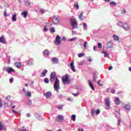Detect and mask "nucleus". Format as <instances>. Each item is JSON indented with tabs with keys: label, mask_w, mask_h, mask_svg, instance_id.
Returning a JSON list of instances; mask_svg holds the SVG:
<instances>
[{
	"label": "nucleus",
	"mask_w": 131,
	"mask_h": 131,
	"mask_svg": "<svg viewBox=\"0 0 131 131\" xmlns=\"http://www.w3.org/2000/svg\"><path fill=\"white\" fill-rule=\"evenodd\" d=\"M12 112L14 114H19V113L15 110H12Z\"/></svg>",
	"instance_id": "5fc2aeb1"
},
{
	"label": "nucleus",
	"mask_w": 131,
	"mask_h": 131,
	"mask_svg": "<svg viewBox=\"0 0 131 131\" xmlns=\"http://www.w3.org/2000/svg\"><path fill=\"white\" fill-rule=\"evenodd\" d=\"M36 117L37 119H38V120H42V118L41 117V116L38 114L36 115Z\"/></svg>",
	"instance_id": "2f4dec72"
},
{
	"label": "nucleus",
	"mask_w": 131,
	"mask_h": 131,
	"mask_svg": "<svg viewBox=\"0 0 131 131\" xmlns=\"http://www.w3.org/2000/svg\"><path fill=\"white\" fill-rule=\"evenodd\" d=\"M5 7H6V8H9V5L8 4V3H7V2H6L4 4Z\"/></svg>",
	"instance_id": "13d9d810"
},
{
	"label": "nucleus",
	"mask_w": 131,
	"mask_h": 131,
	"mask_svg": "<svg viewBox=\"0 0 131 131\" xmlns=\"http://www.w3.org/2000/svg\"><path fill=\"white\" fill-rule=\"evenodd\" d=\"M1 130H7V126L3 122H1Z\"/></svg>",
	"instance_id": "1a4fd4ad"
},
{
	"label": "nucleus",
	"mask_w": 131,
	"mask_h": 131,
	"mask_svg": "<svg viewBox=\"0 0 131 131\" xmlns=\"http://www.w3.org/2000/svg\"><path fill=\"white\" fill-rule=\"evenodd\" d=\"M112 94H115V89L112 90Z\"/></svg>",
	"instance_id": "69168bd1"
},
{
	"label": "nucleus",
	"mask_w": 131,
	"mask_h": 131,
	"mask_svg": "<svg viewBox=\"0 0 131 131\" xmlns=\"http://www.w3.org/2000/svg\"><path fill=\"white\" fill-rule=\"evenodd\" d=\"M75 118H76V116L75 115H72L71 120H73V121H75Z\"/></svg>",
	"instance_id": "72a5a7b5"
},
{
	"label": "nucleus",
	"mask_w": 131,
	"mask_h": 131,
	"mask_svg": "<svg viewBox=\"0 0 131 131\" xmlns=\"http://www.w3.org/2000/svg\"><path fill=\"white\" fill-rule=\"evenodd\" d=\"M4 105H5V107H8L9 106V103H8V102L5 103Z\"/></svg>",
	"instance_id": "052dcab7"
},
{
	"label": "nucleus",
	"mask_w": 131,
	"mask_h": 131,
	"mask_svg": "<svg viewBox=\"0 0 131 131\" xmlns=\"http://www.w3.org/2000/svg\"><path fill=\"white\" fill-rule=\"evenodd\" d=\"M113 37L114 40H115V41H118V40H119V37H118V36H117L116 35H114L113 36Z\"/></svg>",
	"instance_id": "a878e982"
},
{
	"label": "nucleus",
	"mask_w": 131,
	"mask_h": 131,
	"mask_svg": "<svg viewBox=\"0 0 131 131\" xmlns=\"http://www.w3.org/2000/svg\"><path fill=\"white\" fill-rule=\"evenodd\" d=\"M98 48L99 49H101V48H102V43H98Z\"/></svg>",
	"instance_id": "de8ad7c7"
},
{
	"label": "nucleus",
	"mask_w": 131,
	"mask_h": 131,
	"mask_svg": "<svg viewBox=\"0 0 131 131\" xmlns=\"http://www.w3.org/2000/svg\"><path fill=\"white\" fill-rule=\"evenodd\" d=\"M40 12L41 13V14H44V13L46 12V11L43 9H40Z\"/></svg>",
	"instance_id": "4d7b16f0"
},
{
	"label": "nucleus",
	"mask_w": 131,
	"mask_h": 131,
	"mask_svg": "<svg viewBox=\"0 0 131 131\" xmlns=\"http://www.w3.org/2000/svg\"><path fill=\"white\" fill-rule=\"evenodd\" d=\"M51 61L53 64H58L59 63V59L57 57L52 58Z\"/></svg>",
	"instance_id": "9d476101"
},
{
	"label": "nucleus",
	"mask_w": 131,
	"mask_h": 131,
	"mask_svg": "<svg viewBox=\"0 0 131 131\" xmlns=\"http://www.w3.org/2000/svg\"><path fill=\"white\" fill-rule=\"evenodd\" d=\"M70 22L71 24L72 25V28L73 29H75L76 28V26H77V23L75 20L74 18H71L70 20Z\"/></svg>",
	"instance_id": "20e7f679"
},
{
	"label": "nucleus",
	"mask_w": 131,
	"mask_h": 131,
	"mask_svg": "<svg viewBox=\"0 0 131 131\" xmlns=\"http://www.w3.org/2000/svg\"><path fill=\"white\" fill-rule=\"evenodd\" d=\"M70 66L71 67V70L73 71V72H76V71L75 70V67L74 66V63H73V62L70 63Z\"/></svg>",
	"instance_id": "f3484780"
},
{
	"label": "nucleus",
	"mask_w": 131,
	"mask_h": 131,
	"mask_svg": "<svg viewBox=\"0 0 131 131\" xmlns=\"http://www.w3.org/2000/svg\"><path fill=\"white\" fill-rule=\"evenodd\" d=\"M88 45V42H86V41H84L83 46H84V49H86V45Z\"/></svg>",
	"instance_id": "8fccbe9b"
},
{
	"label": "nucleus",
	"mask_w": 131,
	"mask_h": 131,
	"mask_svg": "<svg viewBox=\"0 0 131 131\" xmlns=\"http://www.w3.org/2000/svg\"><path fill=\"white\" fill-rule=\"evenodd\" d=\"M126 13V11L125 9H123L121 11V14H122V15L125 14Z\"/></svg>",
	"instance_id": "a18cd8bd"
},
{
	"label": "nucleus",
	"mask_w": 131,
	"mask_h": 131,
	"mask_svg": "<svg viewBox=\"0 0 131 131\" xmlns=\"http://www.w3.org/2000/svg\"><path fill=\"white\" fill-rule=\"evenodd\" d=\"M1 43H3V45H7V43H8V42H7V40H6L5 36H4V35L1 36Z\"/></svg>",
	"instance_id": "6e6552de"
},
{
	"label": "nucleus",
	"mask_w": 131,
	"mask_h": 131,
	"mask_svg": "<svg viewBox=\"0 0 131 131\" xmlns=\"http://www.w3.org/2000/svg\"><path fill=\"white\" fill-rule=\"evenodd\" d=\"M43 96L46 97V99H50L52 97V92L49 91L43 93Z\"/></svg>",
	"instance_id": "39448f33"
},
{
	"label": "nucleus",
	"mask_w": 131,
	"mask_h": 131,
	"mask_svg": "<svg viewBox=\"0 0 131 131\" xmlns=\"http://www.w3.org/2000/svg\"><path fill=\"white\" fill-rule=\"evenodd\" d=\"M63 104H62L61 105H57V108H58L59 110H62V109H63Z\"/></svg>",
	"instance_id": "e433bc0d"
},
{
	"label": "nucleus",
	"mask_w": 131,
	"mask_h": 131,
	"mask_svg": "<svg viewBox=\"0 0 131 131\" xmlns=\"http://www.w3.org/2000/svg\"><path fill=\"white\" fill-rule=\"evenodd\" d=\"M42 54L43 56H49V55H50V52L48 50V49H46L44 51V52H42Z\"/></svg>",
	"instance_id": "aec40b11"
},
{
	"label": "nucleus",
	"mask_w": 131,
	"mask_h": 131,
	"mask_svg": "<svg viewBox=\"0 0 131 131\" xmlns=\"http://www.w3.org/2000/svg\"><path fill=\"white\" fill-rule=\"evenodd\" d=\"M43 31L44 32H46V31H48V28H47V26H45L43 28Z\"/></svg>",
	"instance_id": "3c124183"
},
{
	"label": "nucleus",
	"mask_w": 131,
	"mask_h": 131,
	"mask_svg": "<svg viewBox=\"0 0 131 131\" xmlns=\"http://www.w3.org/2000/svg\"><path fill=\"white\" fill-rule=\"evenodd\" d=\"M28 15V11H25L21 13V16H23L24 18H27Z\"/></svg>",
	"instance_id": "dca6fc26"
},
{
	"label": "nucleus",
	"mask_w": 131,
	"mask_h": 131,
	"mask_svg": "<svg viewBox=\"0 0 131 131\" xmlns=\"http://www.w3.org/2000/svg\"><path fill=\"white\" fill-rule=\"evenodd\" d=\"M113 47V42L112 41H109L106 44V48L107 49H111Z\"/></svg>",
	"instance_id": "f8f14e48"
},
{
	"label": "nucleus",
	"mask_w": 131,
	"mask_h": 131,
	"mask_svg": "<svg viewBox=\"0 0 131 131\" xmlns=\"http://www.w3.org/2000/svg\"><path fill=\"white\" fill-rule=\"evenodd\" d=\"M93 80L95 82L97 80V75L96 74V73H93Z\"/></svg>",
	"instance_id": "473e14b6"
},
{
	"label": "nucleus",
	"mask_w": 131,
	"mask_h": 131,
	"mask_svg": "<svg viewBox=\"0 0 131 131\" xmlns=\"http://www.w3.org/2000/svg\"><path fill=\"white\" fill-rule=\"evenodd\" d=\"M50 30L51 32H52V33H55V32H56V31L55 30V28L54 27L50 28Z\"/></svg>",
	"instance_id": "4c0bfd02"
},
{
	"label": "nucleus",
	"mask_w": 131,
	"mask_h": 131,
	"mask_svg": "<svg viewBox=\"0 0 131 131\" xmlns=\"http://www.w3.org/2000/svg\"><path fill=\"white\" fill-rule=\"evenodd\" d=\"M9 81H10V83H12L13 82V81H14V78H10V79H9Z\"/></svg>",
	"instance_id": "6e6d98bb"
},
{
	"label": "nucleus",
	"mask_w": 131,
	"mask_h": 131,
	"mask_svg": "<svg viewBox=\"0 0 131 131\" xmlns=\"http://www.w3.org/2000/svg\"><path fill=\"white\" fill-rule=\"evenodd\" d=\"M49 82H50V81H49V78H46L44 79V82H45V83H49Z\"/></svg>",
	"instance_id": "37998d69"
},
{
	"label": "nucleus",
	"mask_w": 131,
	"mask_h": 131,
	"mask_svg": "<svg viewBox=\"0 0 131 131\" xmlns=\"http://www.w3.org/2000/svg\"><path fill=\"white\" fill-rule=\"evenodd\" d=\"M122 28L127 31L129 30V27L128 26V24L127 23H124Z\"/></svg>",
	"instance_id": "4468645a"
},
{
	"label": "nucleus",
	"mask_w": 131,
	"mask_h": 131,
	"mask_svg": "<svg viewBox=\"0 0 131 131\" xmlns=\"http://www.w3.org/2000/svg\"><path fill=\"white\" fill-rule=\"evenodd\" d=\"M6 100H10V99H11V96L10 95L7 96L6 98H5Z\"/></svg>",
	"instance_id": "864d4df0"
},
{
	"label": "nucleus",
	"mask_w": 131,
	"mask_h": 131,
	"mask_svg": "<svg viewBox=\"0 0 131 131\" xmlns=\"http://www.w3.org/2000/svg\"><path fill=\"white\" fill-rule=\"evenodd\" d=\"M105 110H110V105H111V101H110V98L107 97L105 100Z\"/></svg>",
	"instance_id": "f03ea898"
},
{
	"label": "nucleus",
	"mask_w": 131,
	"mask_h": 131,
	"mask_svg": "<svg viewBox=\"0 0 131 131\" xmlns=\"http://www.w3.org/2000/svg\"><path fill=\"white\" fill-rule=\"evenodd\" d=\"M25 3L26 4V6H30V1L28 0H25Z\"/></svg>",
	"instance_id": "f704fd0d"
},
{
	"label": "nucleus",
	"mask_w": 131,
	"mask_h": 131,
	"mask_svg": "<svg viewBox=\"0 0 131 131\" xmlns=\"http://www.w3.org/2000/svg\"><path fill=\"white\" fill-rule=\"evenodd\" d=\"M16 17H17V14L14 13L12 17V22H16V21H17Z\"/></svg>",
	"instance_id": "6ab92c4d"
},
{
	"label": "nucleus",
	"mask_w": 131,
	"mask_h": 131,
	"mask_svg": "<svg viewBox=\"0 0 131 131\" xmlns=\"http://www.w3.org/2000/svg\"><path fill=\"white\" fill-rule=\"evenodd\" d=\"M57 121H59V122H62L63 120H64V117L61 115H59L57 116Z\"/></svg>",
	"instance_id": "9b49d317"
},
{
	"label": "nucleus",
	"mask_w": 131,
	"mask_h": 131,
	"mask_svg": "<svg viewBox=\"0 0 131 131\" xmlns=\"http://www.w3.org/2000/svg\"><path fill=\"white\" fill-rule=\"evenodd\" d=\"M18 131H27V130L26 129H23L22 128H20L18 129Z\"/></svg>",
	"instance_id": "680f3d73"
},
{
	"label": "nucleus",
	"mask_w": 131,
	"mask_h": 131,
	"mask_svg": "<svg viewBox=\"0 0 131 131\" xmlns=\"http://www.w3.org/2000/svg\"><path fill=\"white\" fill-rule=\"evenodd\" d=\"M55 42H56V45H60L61 43V37L59 35L56 36Z\"/></svg>",
	"instance_id": "0eeeda50"
},
{
	"label": "nucleus",
	"mask_w": 131,
	"mask_h": 131,
	"mask_svg": "<svg viewBox=\"0 0 131 131\" xmlns=\"http://www.w3.org/2000/svg\"><path fill=\"white\" fill-rule=\"evenodd\" d=\"M82 17H83V15H82V13H81L79 16V18L80 19V20H81V21H82V20H83Z\"/></svg>",
	"instance_id": "ea45409f"
},
{
	"label": "nucleus",
	"mask_w": 131,
	"mask_h": 131,
	"mask_svg": "<svg viewBox=\"0 0 131 131\" xmlns=\"http://www.w3.org/2000/svg\"><path fill=\"white\" fill-rule=\"evenodd\" d=\"M54 81L55 82L53 84L54 89L56 92H59V90H60V81L58 79V77H56V73L53 72L51 74L50 81L53 82Z\"/></svg>",
	"instance_id": "f257e3e1"
},
{
	"label": "nucleus",
	"mask_w": 131,
	"mask_h": 131,
	"mask_svg": "<svg viewBox=\"0 0 131 131\" xmlns=\"http://www.w3.org/2000/svg\"><path fill=\"white\" fill-rule=\"evenodd\" d=\"M68 101H71L72 100V99L71 98V97H69L67 99Z\"/></svg>",
	"instance_id": "774afa93"
},
{
	"label": "nucleus",
	"mask_w": 131,
	"mask_h": 131,
	"mask_svg": "<svg viewBox=\"0 0 131 131\" xmlns=\"http://www.w3.org/2000/svg\"><path fill=\"white\" fill-rule=\"evenodd\" d=\"M62 81L63 83V84H65L67 82V83H71V81L70 79H69V76L68 75L66 74L65 76H63L62 78Z\"/></svg>",
	"instance_id": "7ed1b4c3"
},
{
	"label": "nucleus",
	"mask_w": 131,
	"mask_h": 131,
	"mask_svg": "<svg viewBox=\"0 0 131 131\" xmlns=\"http://www.w3.org/2000/svg\"><path fill=\"white\" fill-rule=\"evenodd\" d=\"M93 50L94 51H97V46H94Z\"/></svg>",
	"instance_id": "e2e57ef3"
},
{
	"label": "nucleus",
	"mask_w": 131,
	"mask_h": 131,
	"mask_svg": "<svg viewBox=\"0 0 131 131\" xmlns=\"http://www.w3.org/2000/svg\"><path fill=\"white\" fill-rule=\"evenodd\" d=\"M115 102L116 105H119L120 104V100L119 99V98H116L115 99Z\"/></svg>",
	"instance_id": "412c9836"
},
{
	"label": "nucleus",
	"mask_w": 131,
	"mask_h": 131,
	"mask_svg": "<svg viewBox=\"0 0 131 131\" xmlns=\"http://www.w3.org/2000/svg\"><path fill=\"white\" fill-rule=\"evenodd\" d=\"M26 63H28V65H29V66H32V65H33V61L32 60H27Z\"/></svg>",
	"instance_id": "bb28decb"
},
{
	"label": "nucleus",
	"mask_w": 131,
	"mask_h": 131,
	"mask_svg": "<svg viewBox=\"0 0 131 131\" xmlns=\"http://www.w3.org/2000/svg\"><path fill=\"white\" fill-rule=\"evenodd\" d=\"M124 108L127 111H130V105L129 104H126L124 105Z\"/></svg>",
	"instance_id": "2eb2a0df"
},
{
	"label": "nucleus",
	"mask_w": 131,
	"mask_h": 131,
	"mask_svg": "<svg viewBox=\"0 0 131 131\" xmlns=\"http://www.w3.org/2000/svg\"><path fill=\"white\" fill-rule=\"evenodd\" d=\"M73 95L74 96V97H77V96L79 95V93L77 92V93H73Z\"/></svg>",
	"instance_id": "603ef678"
},
{
	"label": "nucleus",
	"mask_w": 131,
	"mask_h": 131,
	"mask_svg": "<svg viewBox=\"0 0 131 131\" xmlns=\"http://www.w3.org/2000/svg\"><path fill=\"white\" fill-rule=\"evenodd\" d=\"M61 40H62V41H65L66 40V37H63L62 38V39H61Z\"/></svg>",
	"instance_id": "bf43d9fd"
},
{
	"label": "nucleus",
	"mask_w": 131,
	"mask_h": 131,
	"mask_svg": "<svg viewBox=\"0 0 131 131\" xmlns=\"http://www.w3.org/2000/svg\"><path fill=\"white\" fill-rule=\"evenodd\" d=\"M5 71L9 74H10L11 72H15V70H14V69L9 67L5 68Z\"/></svg>",
	"instance_id": "423d86ee"
},
{
	"label": "nucleus",
	"mask_w": 131,
	"mask_h": 131,
	"mask_svg": "<svg viewBox=\"0 0 131 131\" xmlns=\"http://www.w3.org/2000/svg\"><path fill=\"white\" fill-rule=\"evenodd\" d=\"M124 23L121 22V21H119L118 23V26H119V27H122V28L123 27V25H124Z\"/></svg>",
	"instance_id": "c85d7f7f"
},
{
	"label": "nucleus",
	"mask_w": 131,
	"mask_h": 131,
	"mask_svg": "<svg viewBox=\"0 0 131 131\" xmlns=\"http://www.w3.org/2000/svg\"><path fill=\"white\" fill-rule=\"evenodd\" d=\"M102 54H104V57L105 58H109V54H108V53L107 51H102Z\"/></svg>",
	"instance_id": "b1692460"
},
{
	"label": "nucleus",
	"mask_w": 131,
	"mask_h": 131,
	"mask_svg": "<svg viewBox=\"0 0 131 131\" xmlns=\"http://www.w3.org/2000/svg\"><path fill=\"white\" fill-rule=\"evenodd\" d=\"M115 115H116V117H117V118H120V113H119V110L115 111Z\"/></svg>",
	"instance_id": "a211bd4d"
},
{
	"label": "nucleus",
	"mask_w": 131,
	"mask_h": 131,
	"mask_svg": "<svg viewBox=\"0 0 131 131\" xmlns=\"http://www.w3.org/2000/svg\"><path fill=\"white\" fill-rule=\"evenodd\" d=\"M4 15L5 17H7V12L6 11H5L4 13Z\"/></svg>",
	"instance_id": "338daca9"
},
{
	"label": "nucleus",
	"mask_w": 131,
	"mask_h": 131,
	"mask_svg": "<svg viewBox=\"0 0 131 131\" xmlns=\"http://www.w3.org/2000/svg\"><path fill=\"white\" fill-rule=\"evenodd\" d=\"M121 122V120L119 118H118L117 125H120Z\"/></svg>",
	"instance_id": "c03bdc74"
},
{
	"label": "nucleus",
	"mask_w": 131,
	"mask_h": 131,
	"mask_svg": "<svg viewBox=\"0 0 131 131\" xmlns=\"http://www.w3.org/2000/svg\"><path fill=\"white\" fill-rule=\"evenodd\" d=\"M91 115H92V116H94V115H95V110H91Z\"/></svg>",
	"instance_id": "09e8293b"
},
{
	"label": "nucleus",
	"mask_w": 131,
	"mask_h": 131,
	"mask_svg": "<svg viewBox=\"0 0 131 131\" xmlns=\"http://www.w3.org/2000/svg\"><path fill=\"white\" fill-rule=\"evenodd\" d=\"M89 86H90L91 89H92V91H95V88L93 85V83L91 81V80H89Z\"/></svg>",
	"instance_id": "4be33fe9"
},
{
	"label": "nucleus",
	"mask_w": 131,
	"mask_h": 131,
	"mask_svg": "<svg viewBox=\"0 0 131 131\" xmlns=\"http://www.w3.org/2000/svg\"><path fill=\"white\" fill-rule=\"evenodd\" d=\"M48 73V70H45L43 72H42L41 73V77H43L45 76H46V74H47Z\"/></svg>",
	"instance_id": "393cba45"
},
{
	"label": "nucleus",
	"mask_w": 131,
	"mask_h": 131,
	"mask_svg": "<svg viewBox=\"0 0 131 131\" xmlns=\"http://www.w3.org/2000/svg\"><path fill=\"white\" fill-rule=\"evenodd\" d=\"M15 66L17 67V68H20L21 66H22V64L20 62H16L15 63Z\"/></svg>",
	"instance_id": "5701e85b"
},
{
	"label": "nucleus",
	"mask_w": 131,
	"mask_h": 131,
	"mask_svg": "<svg viewBox=\"0 0 131 131\" xmlns=\"http://www.w3.org/2000/svg\"><path fill=\"white\" fill-rule=\"evenodd\" d=\"M76 39H77V38H73L71 39H69L68 41H74V40H76Z\"/></svg>",
	"instance_id": "a19ab883"
},
{
	"label": "nucleus",
	"mask_w": 131,
	"mask_h": 131,
	"mask_svg": "<svg viewBox=\"0 0 131 131\" xmlns=\"http://www.w3.org/2000/svg\"><path fill=\"white\" fill-rule=\"evenodd\" d=\"M110 6H113L114 7H116V3L115 2H112L110 3Z\"/></svg>",
	"instance_id": "c9c22d12"
},
{
	"label": "nucleus",
	"mask_w": 131,
	"mask_h": 131,
	"mask_svg": "<svg viewBox=\"0 0 131 131\" xmlns=\"http://www.w3.org/2000/svg\"><path fill=\"white\" fill-rule=\"evenodd\" d=\"M83 56H84V53H80L78 54V56L79 57V58H82V57H83Z\"/></svg>",
	"instance_id": "58836bf2"
},
{
	"label": "nucleus",
	"mask_w": 131,
	"mask_h": 131,
	"mask_svg": "<svg viewBox=\"0 0 131 131\" xmlns=\"http://www.w3.org/2000/svg\"><path fill=\"white\" fill-rule=\"evenodd\" d=\"M27 105H28L29 106H31V105H32V101H31V100L29 99L27 101Z\"/></svg>",
	"instance_id": "c756f323"
},
{
	"label": "nucleus",
	"mask_w": 131,
	"mask_h": 131,
	"mask_svg": "<svg viewBox=\"0 0 131 131\" xmlns=\"http://www.w3.org/2000/svg\"><path fill=\"white\" fill-rule=\"evenodd\" d=\"M83 28L85 31L88 29V25L86 24V23H83Z\"/></svg>",
	"instance_id": "cd10ccee"
},
{
	"label": "nucleus",
	"mask_w": 131,
	"mask_h": 131,
	"mask_svg": "<svg viewBox=\"0 0 131 131\" xmlns=\"http://www.w3.org/2000/svg\"><path fill=\"white\" fill-rule=\"evenodd\" d=\"M52 22L53 24L57 25L59 23V19L57 17H54L52 19Z\"/></svg>",
	"instance_id": "ddd939ff"
},
{
	"label": "nucleus",
	"mask_w": 131,
	"mask_h": 131,
	"mask_svg": "<svg viewBox=\"0 0 131 131\" xmlns=\"http://www.w3.org/2000/svg\"><path fill=\"white\" fill-rule=\"evenodd\" d=\"M26 97H29V98H30L31 97V92H27L26 93Z\"/></svg>",
	"instance_id": "7c9ffc66"
},
{
	"label": "nucleus",
	"mask_w": 131,
	"mask_h": 131,
	"mask_svg": "<svg viewBox=\"0 0 131 131\" xmlns=\"http://www.w3.org/2000/svg\"><path fill=\"white\" fill-rule=\"evenodd\" d=\"M112 69H113V67H112V66H110L108 67V70H112Z\"/></svg>",
	"instance_id": "0e129e2a"
},
{
	"label": "nucleus",
	"mask_w": 131,
	"mask_h": 131,
	"mask_svg": "<svg viewBox=\"0 0 131 131\" xmlns=\"http://www.w3.org/2000/svg\"><path fill=\"white\" fill-rule=\"evenodd\" d=\"M100 112H101L100 111V110L99 109H97L96 112H95V113L96 114H97V115H98V114H100Z\"/></svg>",
	"instance_id": "49530a36"
},
{
	"label": "nucleus",
	"mask_w": 131,
	"mask_h": 131,
	"mask_svg": "<svg viewBox=\"0 0 131 131\" xmlns=\"http://www.w3.org/2000/svg\"><path fill=\"white\" fill-rule=\"evenodd\" d=\"M74 7L76 8L77 10H78L79 9V6L78 5V3L74 4Z\"/></svg>",
	"instance_id": "79ce46f5"
}]
</instances>
